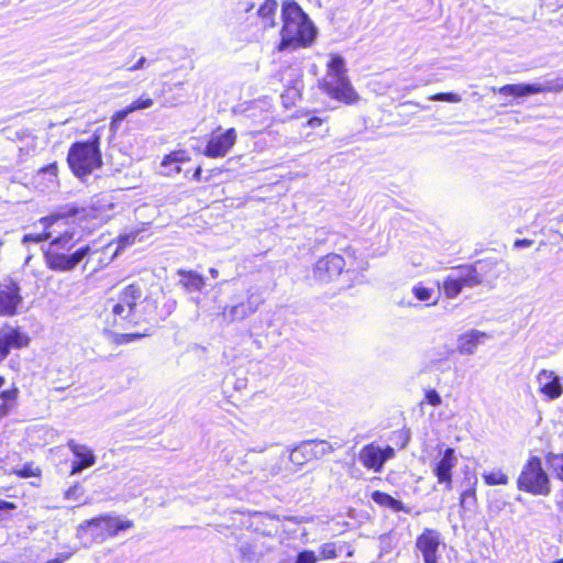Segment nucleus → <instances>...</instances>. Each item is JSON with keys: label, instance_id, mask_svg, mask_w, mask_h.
Masks as SVG:
<instances>
[{"label": "nucleus", "instance_id": "obj_1", "mask_svg": "<svg viewBox=\"0 0 563 563\" xmlns=\"http://www.w3.org/2000/svg\"><path fill=\"white\" fill-rule=\"evenodd\" d=\"M143 299L142 287L137 284H130L121 289L117 297L106 300L101 318L106 324L104 330L114 334L117 344H128L143 334L140 333H117L115 330H129L139 323L136 306Z\"/></svg>", "mask_w": 563, "mask_h": 563}, {"label": "nucleus", "instance_id": "obj_2", "mask_svg": "<svg viewBox=\"0 0 563 563\" xmlns=\"http://www.w3.org/2000/svg\"><path fill=\"white\" fill-rule=\"evenodd\" d=\"M282 21L278 52L295 51L299 47H308L313 43L318 33L317 27L295 0L283 2Z\"/></svg>", "mask_w": 563, "mask_h": 563}, {"label": "nucleus", "instance_id": "obj_3", "mask_svg": "<svg viewBox=\"0 0 563 563\" xmlns=\"http://www.w3.org/2000/svg\"><path fill=\"white\" fill-rule=\"evenodd\" d=\"M73 232H65L53 239L48 249L44 252L47 267L54 272H70L80 263L88 262L92 250L90 245H82L71 252L78 239H74Z\"/></svg>", "mask_w": 563, "mask_h": 563}, {"label": "nucleus", "instance_id": "obj_4", "mask_svg": "<svg viewBox=\"0 0 563 563\" xmlns=\"http://www.w3.org/2000/svg\"><path fill=\"white\" fill-rule=\"evenodd\" d=\"M100 143L101 136L96 131L89 140L78 141L70 145L67 163L77 177L82 179L102 166Z\"/></svg>", "mask_w": 563, "mask_h": 563}, {"label": "nucleus", "instance_id": "obj_5", "mask_svg": "<svg viewBox=\"0 0 563 563\" xmlns=\"http://www.w3.org/2000/svg\"><path fill=\"white\" fill-rule=\"evenodd\" d=\"M345 73L344 58L333 55L328 63V73L320 81V88L331 98L349 104L357 99V93Z\"/></svg>", "mask_w": 563, "mask_h": 563}, {"label": "nucleus", "instance_id": "obj_6", "mask_svg": "<svg viewBox=\"0 0 563 563\" xmlns=\"http://www.w3.org/2000/svg\"><path fill=\"white\" fill-rule=\"evenodd\" d=\"M132 527V520H122L120 517L103 515L81 522L77 528V536L80 538L89 537L91 541L101 543L108 538L118 536L120 531Z\"/></svg>", "mask_w": 563, "mask_h": 563}, {"label": "nucleus", "instance_id": "obj_7", "mask_svg": "<svg viewBox=\"0 0 563 563\" xmlns=\"http://www.w3.org/2000/svg\"><path fill=\"white\" fill-rule=\"evenodd\" d=\"M517 488L519 490L539 495L549 496L551 493V482L548 473L542 467L541 459L531 456L523 465L518 478Z\"/></svg>", "mask_w": 563, "mask_h": 563}, {"label": "nucleus", "instance_id": "obj_8", "mask_svg": "<svg viewBox=\"0 0 563 563\" xmlns=\"http://www.w3.org/2000/svg\"><path fill=\"white\" fill-rule=\"evenodd\" d=\"M563 78L545 79L533 84H508L498 88V93L514 98H523L543 92H561Z\"/></svg>", "mask_w": 563, "mask_h": 563}, {"label": "nucleus", "instance_id": "obj_9", "mask_svg": "<svg viewBox=\"0 0 563 563\" xmlns=\"http://www.w3.org/2000/svg\"><path fill=\"white\" fill-rule=\"evenodd\" d=\"M333 451V446L324 440H307L294 448L289 460L296 465H303L311 460L321 459Z\"/></svg>", "mask_w": 563, "mask_h": 563}, {"label": "nucleus", "instance_id": "obj_10", "mask_svg": "<svg viewBox=\"0 0 563 563\" xmlns=\"http://www.w3.org/2000/svg\"><path fill=\"white\" fill-rule=\"evenodd\" d=\"M394 456V448L387 445L383 449L375 443H369L362 448L358 460L366 468L380 472L384 464Z\"/></svg>", "mask_w": 563, "mask_h": 563}, {"label": "nucleus", "instance_id": "obj_11", "mask_svg": "<svg viewBox=\"0 0 563 563\" xmlns=\"http://www.w3.org/2000/svg\"><path fill=\"white\" fill-rule=\"evenodd\" d=\"M345 267L343 256L330 253L317 261L313 266V277L321 283H329L339 277Z\"/></svg>", "mask_w": 563, "mask_h": 563}, {"label": "nucleus", "instance_id": "obj_12", "mask_svg": "<svg viewBox=\"0 0 563 563\" xmlns=\"http://www.w3.org/2000/svg\"><path fill=\"white\" fill-rule=\"evenodd\" d=\"M236 142V132L233 128L222 133H213L203 150V155L210 158L224 157Z\"/></svg>", "mask_w": 563, "mask_h": 563}, {"label": "nucleus", "instance_id": "obj_13", "mask_svg": "<svg viewBox=\"0 0 563 563\" xmlns=\"http://www.w3.org/2000/svg\"><path fill=\"white\" fill-rule=\"evenodd\" d=\"M440 544V532L430 528H426L416 540V547L421 552L424 563H438Z\"/></svg>", "mask_w": 563, "mask_h": 563}, {"label": "nucleus", "instance_id": "obj_14", "mask_svg": "<svg viewBox=\"0 0 563 563\" xmlns=\"http://www.w3.org/2000/svg\"><path fill=\"white\" fill-rule=\"evenodd\" d=\"M30 338L19 328L5 325L0 330V361L4 360L11 349L27 346Z\"/></svg>", "mask_w": 563, "mask_h": 563}, {"label": "nucleus", "instance_id": "obj_15", "mask_svg": "<svg viewBox=\"0 0 563 563\" xmlns=\"http://www.w3.org/2000/svg\"><path fill=\"white\" fill-rule=\"evenodd\" d=\"M263 298L258 294L249 295L245 301L233 305L230 308H225L223 311V316L230 322L242 321L255 313L261 305L263 303Z\"/></svg>", "mask_w": 563, "mask_h": 563}, {"label": "nucleus", "instance_id": "obj_16", "mask_svg": "<svg viewBox=\"0 0 563 563\" xmlns=\"http://www.w3.org/2000/svg\"><path fill=\"white\" fill-rule=\"evenodd\" d=\"M456 463L455 450L446 448L433 467V474L440 484L445 485L446 490L452 489V470Z\"/></svg>", "mask_w": 563, "mask_h": 563}, {"label": "nucleus", "instance_id": "obj_17", "mask_svg": "<svg viewBox=\"0 0 563 563\" xmlns=\"http://www.w3.org/2000/svg\"><path fill=\"white\" fill-rule=\"evenodd\" d=\"M67 446L76 457V461L71 463L70 475L79 474L96 463V456L88 446L78 444L75 440H69Z\"/></svg>", "mask_w": 563, "mask_h": 563}, {"label": "nucleus", "instance_id": "obj_18", "mask_svg": "<svg viewBox=\"0 0 563 563\" xmlns=\"http://www.w3.org/2000/svg\"><path fill=\"white\" fill-rule=\"evenodd\" d=\"M22 301L20 286L11 280L4 289L0 290V316H13Z\"/></svg>", "mask_w": 563, "mask_h": 563}, {"label": "nucleus", "instance_id": "obj_19", "mask_svg": "<svg viewBox=\"0 0 563 563\" xmlns=\"http://www.w3.org/2000/svg\"><path fill=\"white\" fill-rule=\"evenodd\" d=\"M539 390L550 399H556L563 394L560 377L552 371L542 369L538 376Z\"/></svg>", "mask_w": 563, "mask_h": 563}, {"label": "nucleus", "instance_id": "obj_20", "mask_svg": "<svg viewBox=\"0 0 563 563\" xmlns=\"http://www.w3.org/2000/svg\"><path fill=\"white\" fill-rule=\"evenodd\" d=\"M487 262L477 261L474 265L461 266L456 269L464 287H474L484 282Z\"/></svg>", "mask_w": 563, "mask_h": 563}, {"label": "nucleus", "instance_id": "obj_21", "mask_svg": "<svg viewBox=\"0 0 563 563\" xmlns=\"http://www.w3.org/2000/svg\"><path fill=\"white\" fill-rule=\"evenodd\" d=\"M489 335L479 330H471L457 338V351L462 355H472L479 344H483Z\"/></svg>", "mask_w": 563, "mask_h": 563}, {"label": "nucleus", "instance_id": "obj_22", "mask_svg": "<svg viewBox=\"0 0 563 563\" xmlns=\"http://www.w3.org/2000/svg\"><path fill=\"white\" fill-rule=\"evenodd\" d=\"M371 498L374 503L379 506L387 507L395 512L404 511L406 514L410 512V509L400 500L394 498L391 495L380 492L374 490L371 495Z\"/></svg>", "mask_w": 563, "mask_h": 563}, {"label": "nucleus", "instance_id": "obj_23", "mask_svg": "<svg viewBox=\"0 0 563 563\" xmlns=\"http://www.w3.org/2000/svg\"><path fill=\"white\" fill-rule=\"evenodd\" d=\"M277 0H265L257 10V15L263 20L264 27H275L277 22L275 15L277 12Z\"/></svg>", "mask_w": 563, "mask_h": 563}, {"label": "nucleus", "instance_id": "obj_24", "mask_svg": "<svg viewBox=\"0 0 563 563\" xmlns=\"http://www.w3.org/2000/svg\"><path fill=\"white\" fill-rule=\"evenodd\" d=\"M178 275L181 277L179 283L188 291H200L205 285L203 277L196 272L179 269Z\"/></svg>", "mask_w": 563, "mask_h": 563}, {"label": "nucleus", "instance_id": "obj_25", "mask_svg": "<svg viewBox=\"0 0 563 563\" xmlns=\"http://www.w3.org/2000/svg\"><path fill=\"white\" fill-rule=\"evenodd\" d=\"M442 287L448 298H455L464 288L456 272L451 273L444 278Z\"/></svg>", "mask_w": 563, "mask_h": 563}, {"label": "nucleus", "instance_id": "obj_26", "mask_svg": "<svg viewBox=\"0 0 563 563\" xmlns=\"http://www.w3.org/2000/svg\"><path fill=\"white\" fill-rule=\"evenodd\" d=\"M476 481L472 484V486L462 492L460 497V507L464 511L474 512L477 507V498H476Z\"/></svg>", "mask_w": 563, "mask_h": 563}, {"label": "nucleus", "instance_id": "obj_27", "mask_svg": "<svg viewBox=\"0 0 563 563\" xmlns=\"http://www.w3.org/2000/svg\"><path fill=\"white\" fill-rule=\"evenodd\" d=\"M545 464L552 474L563 482V453L549 452L545 455Z\"/></svg>", "mask_w": 563, "mask_h": 563}, {"label": "nucleus", "instance_id": "obj_28", "mask_svg": "<svg viewBox=\"0 0 563 563\" xmlns=\"http://www.w3.org/2000/svg\"><path fill=\"white\" fill-rule=\"evenodd\" d=\"M483 479L488 486L507 485L509 482V477L501 470L485 472L483 474Z\"/></svg>", "mask_w": 563, "mask_h": 563}, {"label": "nucleus", "instance_id": "obj_29", "mask_svg": "<svg viewBox=\"0 0 563 563\" xmlns=\"http://www.w3.org/2000/svg\"><path fill=\"white\" fill-rule=\"evenodd\" d=\"M317 561L318 558L313 551L302 550L296 555V558H287L278 563H317Z\"/></svg>", "mask_w": 563, "mask_h": 563}, {"label": "nucleus", "instance_id": "obj_30", "mask_svg": "<svg viewBox=\"0 0 563 563\" xmlns=\"http://www.w3.org/2000/svg\"><path fill=\"white\" fill-rule=\"evenodd\" d=\"M343 549V545H339L335 542L323 543L320 547V554L322 559H335L339 555V552Z\"/></svg>", "mask_w": 563, "mask_h": 563}, {"label": "nucleus", "instance_id": "obj_31", "mask_svg": "<svg viewBox=\"0 0 563 563\" xmlns=\"http://www.w3.org/2000/svg\"><path fill=\"white\" fill-rule=\"evenodd\" d=\"M184 161V153L183 152H174L168 155H166L163 158L162 166L167 167L173 164H177L179 162ZM180 167L178 165H175L173 169H170V173L178 174L180 173Z\"/></svg>", "mask_w": 563, "mask_h": 563}, {"label": "nucleus", "instance_id": "obj_32", "mask_svg": "<svg viewBox=\"0 0 563 563\" xmlns=\"http://www.w3.org/2000/svg\"><path fill=\"white\" fill-rule=\"evenodd\" d=\"M391 440L396 445H398L400 449H405L407 444L410 441V430L409 429H401L397 430L393 433Z\"/></svg>", "mask_w": 563, "mask_h": 563}, {"label": "nucleus", "instance_id": "obj_33", "mask_svg": "<svg viewBox=\"0 0 563 563\" xmlns=\"http://www.w3.org/2000/svg\"><path fill=\"white\" fill-rule=\"evenodd\" d=\"M84 486L79 483H76L73 486H70L67 490H65L64 498L67 500L78 501L84 496Z\"/></svg>", "mask_w": 563, "mask_h": 563}, {"label": "nucleus", "instance_id": "obj_34", "mask_svg": "<svg viewBox=\"0 0 563 563\" xmlns=\"http://www.w3.org/2000/svg\"><path fill=\"white\" fill-rule=\"evenodd\" d=\"M412 292L418 300L427 301L431 299L433 290L419 284L412 288Z\"/></svg>", "mask_w": 563, "mask_h": 563}, {"label": "nucleus", "instance_id": "obj_35", "mask_svg": "<svg viewBox=\"0 0 563 563\" xmlns=\"http://www.w3.org/2000/svg\"><path fill=\"white\" fill-rule=\"evenodd\" d=\"M429 100L456 103L461 101V97L454 92H439L429 97Z\"/></svg>", "mask_w": 563, "mask_h": 563}, {"label": "nucleus", "instance_id": "obj_36", "mask_svg": "<svg viewBox=\"0 0 563 563\" xmlns=\"http://www.w3.org/2000/svg\"><path fill=\"white\" fill-rule=\"evenodd\" d=\"M154 104L153 99L145 98L144 96L140 97L137 100L133 101L129 107L132 112L137 110H144L151 108Z\"/></svg>", "mask_w": 563, "mask_h": 563}, {"label": "nucleus", "instance_id": "obj_37", "mask_svg": "<svg viewBox=\"0 0 563 563\" xmlns=\"http://www.w3.org/2000/svg\"><path fill=\"white\" fill-rule=\"evenodd\" d=\"M424 399L429 405H431L433 407L440 406L442 402V398L435 389L427 390L426 395H424Z\"/></svg>", "mask_w": 563, "mask_h": 563}, {"label": "nucleus", "instance_id": "obj_38", "mask_svg": "<svg viewBox=\"0 0 563 563\" xmlns=\"http://www.w3.org/2000/svg\"><path fill=\"white\" fill-rule=\"evenodd\" d=\"M51 234L49 233H45V234H25L22 239V243H27V242H34V243H40V242H43L47 239H49Z\"/></svg>", "mask_w": 563, "mask_h": 563}, {"label": "nucleus", "instance_id": "obj_39", "mask_svg": "<svg viewBox=\"0 0 563 563\" xmlns=\"http://www.w3.org/2000/svg\"><path fill=\"white\" fill-rule=\"evenodd\" d=\"M16 474L22 478H29L37 475L32 465L25 464L20 470L16 471Z\"/></svg>", "mask_w": 563, "mask_h": 563}, {"label": "nucleus", "instance_id": "obj_40", "mask_svg": "<svg viewBox=\"0 0 563 563\" xmlns=\"http://www.w3.org/2000/svg\"><path fill=\"white\" fill-rule=\"evenodd\" d=\"M15 508L16 506L13 503L0 499V521L3 519L4 514Z\"/></svg>", "mask_w": 563, "mask_h": 563}, {"label": "nucleus", "instance_id": "obj_41", "mask_svg": "<svg viewBox=\"0 0 563 563\" xmlns=\"http://www.w3.org/2000/svg\"><path fill=\"white\" fill-rule=\"evenodd\" d=\"M130 113H132V111L130 110V107L128 106L126 108H124V109H122V110L117 111V112L113 114L112 119H114V123H119V124H120L122 121H124V120H125V118H126Z\"/></svg>", "mask_w": 563, "mask_h": 563}, {"label": "nucleus", "instance_id": "obj_42", "mask_svg": "<svg viewBox=\"0 0 563 563\" xmlns=\"http://www.w3.org/2000/svg\"><path fill=\"white\" fill-rule=\"evenodd\" d=\"M135 240V235H132V234H125V235H121L119 238V245L121 247H125L128 245H131Z\"/></svg>", "mask_w": 563, "mask_h": 563}, {"label": "nucleus", "instance_id": "obj_43", "mask_svg": "<svg viewBox=\"0 0 563 563\" xmlns=\"http://www.w3.org/2000/svg\"><path fill=\"white\" fill-rule=\"evenodd\" d=\"M41 173L48 174L51 177L56 178L57 177V166L56 164H49L40 170Z\"/></svg>", "mask_w": 563, "mask_h": 563}, {"label": "nucleus", "instance_id": "obj_44", "mask_svg": "<svg viewBox=\"0 0 563 563\" xmlns=\"http://www.w3.org/2000/svg\"><path fill=\"white\" fill-rule=\"evenodd\" d=\"M240 552H241V553H242V555H243L244 558H246L247 560H250V561H251V560H253L254 552H253V550H252V547H251V545H249V544H243V545H241V548H240Z\"/></svg>", "mask_w": 563, "mask_h": 563}, {"label": "nucleus", "instance_id": "obj_45", "mask_svg": "<svg viewBox=\"0 0 563 563\" xmlns=\"http://www.w3.org/2000/svg\"><path fill=\"white\" fill-rule=\"evenodd\" d=\"M532 244H533L532 240H529V239H518V240L515 241L514 246L516 249H523V247H529Z\"/></svg>", "mask_w": 563, "mask_h": 563}, {"label": "nucleus", "instance_id": "obj_46", "mask_svg": "<svg viewBox=\"0 0 563 563\" xmlns=\"http://www.w3.org/2000/svg\"><path fill=\"white\" fill-rule=\"evenodd\" d=\"M146 64H147V59L145 57H141L137 59V62L133 66L128 67V70L134 71V70L142 69L145 67Z\"/></svg>", "mask_w": 563, "mask_h": 563}, {"label": "nucleus", "instance_id": "obj_47", "mask_svg": "<svg viewBox=\"0 0 563 563\" xmlns=\"http://www.w3.org/2000/svg\"><path fill=\"white\" fill-rule=\"evenodd\" d=\"M323 120L321 118H318V117H312L310 119H308L307 123H306V126H309V128H318L322 124Z\"/></svg>", "mask_w": 563, "mask_h": 563}, {"label": "nucleus", "instance_id": "obj_48", "mask_svg": "<svg viewBox=\"0 0 563 563\" xmlns=\"http://www.w3.org/2000/svg\"><path fill=\"white\" fill-rule=\"evenodd\" d=\"M16 396V390H3L1 394H0V398L3 400V401H8V400H11V399H14Z\"/></svg>", "mask_w": 563, "mask_h": 563}, {"label": "nucleus", "instance_id": "obj_49", "mask_svg": "<svg viewBox=\"0 0 563 563\" xmlns=\"http://www.w3.org/2000/svg\"><path fill=\"white\" fill-rule=\"evenodd\" d=\"M69 558H70L69 553L59 554L57 558L49 560L46 563H63L64 561L68 560Z\"/></svg>", "mask_w": 563, "mask_h": 563}, {"label": "nucleus", "instance_id": "obj_50", "mask_svg": "<svg viewBox=\"0 0 563 563\" xmlns=\"http://www.w3.org/2000/svg\"><path fill=\"white\" fill-rule=\"evenodd\" d=\"M192 178L196 180V181H200L201 178H202V168L200 166H198L192 175Z\"/></svg>", "mask_w": 563, "mask_h": 563}, {"label": "nucleus", "instance_id": "obj_51", "mask_svg": "<svg viewBox=\"0 0 563 563\" xmlns=\"http://www.w3.org/2000/svg\"><path fill=\"white\" fill-rule=\"evenodd\" d=\"M119 126V123H114V119L111 120L110 129L115 132Z\"/></svg>", "mask_w": 563, "mask_h": 563}, {"label": "nucleus", "instance_id": "obj_52", "mask_svg": "<svg viewBox=\"0 0 563 563\" xmlns=\"http://www.w3.org/2000/svg\"><path fill=\"white\" fill-rule=\"evenodd\" d=\"M209 273L211 274L212 277L217 278L219 276V272L217 268H210L209 269Z\"/></svg>", "mask_w": 563, "mask_h": 563}, {"label": "nucleus", "instance_id": "obj_53", "mask_svg": "<svg viewBox=\"0 0 563 563\" xmlns=\"http://www.w3.org/2000/svg\"><path fill=\"white\" fill-rule=\"evenodd\" d=\"M254 4H250L247 5V8L245 9L246 12H250L252 9H253Z\"/></svg>", "mask_w": 563, "mask_h": 563}, {"label": "nucleus", "instance_id": "obj_54", "mask_svg": "<svg viewBox=\"0 0 563 563\" xmlns=\"http://www.w3.org/2000/svg\"><path fill=\"white\" fill-rule=\"evenodd\" d=\"M552 563H563V559H558V560H555V561H554V562H552Z\"/></svg>", "mask_w": 563, "mask_h": 563}, {"label": "nucleus", "instance_id": "obj_55", "mask_svg": "<svg viewBox=\"0 0 563 563\" xmlns=\"http://www.w3.org/2000/svg\"><path fill=\"white\" fill-rule=\"evenodd\" d=\"M71 213H73L74 216H77V214H78V211H77V210H73V211H71Z\"/></svg>", "mask_w": 563, "mask_h": 563}, {"label": "nucleus", "instance_id": "obj_56", "mask_svg": "<svg viewBox=\"0 0 563 563\" xmlns=\"http://www.w3.org/2000/svg\"><path fill=\"white\" fill-rule=\"evenodd\" d=\"M30 260H31V257L29 256V257L25 260V264H27Z\"/></svg>", "mask_w": 563, "mask_h": 563}, {"label": "nucleus", "instance_id": "obj_57", "mask_svg": "<svg viewBox=\"0 0 563 563\" xmlns=\"http://www.w3.org/2000/svg\"><path fill=\"white\" fill-rule=\"evenodd\" d=\"M561 221H563V214L561 216Z\"/></svg>", "mask_w": 563, "mask_h": 563}]
</instances>
